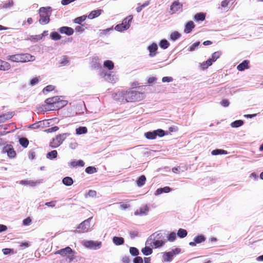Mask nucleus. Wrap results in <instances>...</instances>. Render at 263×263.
<instances>
[{"instance_id":"obj_1","label":"nucleus","mask_w":263,"mask_h":263,"mask_svg":"<svg viewBox=\"0 0 263 263\" xmlns=\"http://www.w3.org/2000/svg\"><path fill=\"white\" fill-rule=\"evenodd\" d=\"M112 97L115 100L120 102H132L142 100L144 98L145 95L133 90H121L113 93Z\"/></svg>"},{"instance_id":"obj_2","label":"nucleus","mask_w":263,"mask_h":263,"mask_svg":"<svg viewBox=\"0 0 263 263\" xmlns=\"http://www.w3.org/2000/svg\"><path fill=\"white\" fill-rule=\"evenodd\" d=\"M7 60L15 62L24 63L34 61L35 57L29 53L16 54L8 56Z\"/></svg>"},{"instance_id":"obj_3","label":"nucleus","mask_w":263,"mask_h":263,"mask_svg":"<svg viewBox=\"0 0 263 263\" xmlns=\"http://www.w3.org/2000/svg\"><path fill=\"white\" fill-rule=\"evenodd\" d=\"M45 102L46 104L51 105V107H55V106L58 108H62L67 104L66 101L60 100V98L58 96L48 98Z\"/></svg>"},{"instance_id":"obj_4","label":"nucleus","mask_w":263,"mask_h":263,"mask_svg":"<svg viewBox=\"0 0 263 263\" xmlns=\"http://www.w3.org/2000/svg\"><path fill=\"white\" fill-rule=\"evenodd\" d=\"M50 7H41L39 10L40 19L39 22L41 24H47L49 22V16Z\"/></svg>"},{"instance_id":"obj_5","label":"nucleus","mask_w":263,"mask_h":263,"mask_svg":"<svg viewBox=\"0 0 263 263\" xmlns=\"http://www.w3.org/2000/svg\"><path fill=\"white\" fill-rule=\"evenodd\" d=\"M69 135L70 134L69 133H64L57 135L56 137L53 138L50 142L49 146L53 148L58 147Z\"/></svg>"},{"instance_id":"obj_6","label":"nucleus","mask_w":263,"mask_h":263,"mask_svg":"<svg viewBox=\"0 0 263 263\" xmlns=\"http://www.w3.org/2000/svg\"><path fill=\"white\" fill-rule=\"evenodd\" d=\"M167 134V132H165L162 129H158L153 132H148L144 134L145 138L149 140L156 139L157 136L162 137Z\"/></svg>"},{"instance_id":"obj_7","label":"nucleus","mask_w":263,"mask_h":263,"mask_svg":"<svg viewBox=\"0 0 263 263\" xmlns=\"http://www.w3.org/2000/svg\"><path fill=\"white\" fill-rule=\"evenodd\" d=\"M221 55V52L216 51L213 53L212 58L209 59L206 62H203L201 64V67L203 69L207 68L209 66H211L212 63L216 61Z\"/></svg>"},{"instance_id":"obj_8","label":"nucleus","mask_w":263,"mask_h":263,"mask_svg":"<svg viewBox=\"0 0 263 263\" xmlns=\"http://www.w3.org/2000/svg\"><path fill=\"white\" fill-rule=\"evenodd\" d=\"M92 218V217H89L79 225L78 229H79V232L84 233L88 231L90 228V221Z\"/></svg>"},{"instance_id":"obj_9","label":"nucleus","mask_w":263,"mask_h":263,"mask_svg":"<svg viewBox=\"0 0 263 263\" xmlns=\"http://www.w3.org/2000/svg\"><path fill=\"white\" fill-rule=\"evenodd\" d=\"M182 11V4L178 1H174L171 6L170 12L174 14L176 12H180Z\"/></svg>"},{"instance_id":"obj_10","label":"nucleus","mask_w":263,"mask_h":263,"mask_svg":"<svg viewBox=\"0 0 263 263\" xmlns=\"http://www.w3.org/2000/svg\"><path fill=\"white\" fill-rule=\"evenodd\" d=\"M84 245L86 248L97 250L101 247V242L94 241L92 240L86 241L84 242Z\"/></svg>"},{"instance_id":"obj_11","label":"nucleus","mask_w":263,"mask_h":263,"mask_svg":"<svg viewBox=\"0 0 263 263\" xmlns=\"http://www.w3.org/2000/svg\"><path fill=\"white\" fill-rule=\"evenodd\" d=\"M149 208L147 205H144L140 207L135 212V215L137 216L146 215L148 212Z\"/></svg>"},{"instance_id":"obj_12","label":"nucleus","mask_w":263,"mask_h":263,"mask_svg":"<svg viewBox=\"0 0 263 263\" xmlns=\"http://www.w3.org/2000/svg\"><path fill=\"white\" fill-rule=\"evenodd\" d=\"M146 242L151 246H152L153 243V246L156 248L163 246L165 243V242L162 240L155 239L154 238L152 239V238L148 239Z\"/></svg>"},{"instance_id":"obj_13","label":"nucleus","mask_w":263,"mask_h":263,"mask_svg":"<svg viewBox=\"0 0 263 263\" xmlns=\"http://www.w3.org/2000/svg\"><path fill=\"white\" fill-rule=\"evenodd\" d=\"M72 252V249L69 247H66L64 249H61L60 250L57 252L58 253L60 254L62 256H66L67 255H69L68 257L70 258V260L71 259V258H70L71 257L70 254Z\"/></svg>"},{"instance_id":"obj_14","label":"nucleus","mask_w":263,"mask_h":263,"mask_svg":"<svg viewBox=\"0 0 263 263\" xmlns=\"http://www.w3.org/2000/svg\"><path fill=\"white\" fill-rule=\"evenodd\" d=\"M59 31L61 33H64L68 35H71L74 32L73 29L69 27H62L59 29Z\"/></svg>"},{"instance_id":"obj_15","label":"nucleus","mask_w":263,"mask_h":263,"mask_svg":"<svg viewBox=\"0 0 263 263\" xmlns=\"http://www.w3.org/2000/svg\"><path fill=\"white\" fill-rule=\"evenodd\" d=\"M104 79L110 83H115L117 80V77L110 73H105L104 76Z\"/></svg>"},{"instance_id":"obj_16","label":"nucleus","mask_w":263,"mask_h":263,"mask_svg":"<svg viewBox=\"0 0 263 263\" xmlns=\"http://www.w3.org/2000/svg\"><path fill=\"white\" fill-rule=\"evenodd\" d=\"M147 49L149 52V56L154 57L156 54V51L158 49V46L156 43H153L147 47Z\"/></svg>"},{"instance_id":"obj_17","label":"nucleus","mask_w":263,"mask_h":263,"mask_svg":"<svg viewBox=\"0 0 263 263\" xmlns=\"http://www.w3.org/2000/svg\"><path fill=\"white\" fill-rule=\"evenodd\" d=\"M45 123H48L47 121H41L32 124L29 126V128L31 129H37L41 127H43Z\"/></svg>"},{"instance_id":"obj_18","label":"nucleus","mask_w":263,"mask_h":263,"mask_svg":"<svg viewBox=\"0 0 263 263\" xmlns=\"http://www.w3.org/2000/svg\"><path fill=\"white\" fill-rule=\"evenodd\" d=\"M174 256L171 252H164L163 254V261L170 262L172 260Z\"/></svg>"},{"instance_id":"obj_19","label":"nucleus","mask_w":263,"mask_h":263,"mask_svg":"<svg viewBox=\"0 0 263 263\" xmlns=\"http://www.w3.org/2000/svg\"><path fill=\"white\" fill-rule=\"evenodd\" d=\"M195 27L194 23L193 21H189L186 23L185 26L184 32L186 33H189Z\"/></svg>"},{"instance_id":"obj_20","label":"nucleus","mask_w":263,"mask_h":263,"mask_svg":"<svg viewBox=\"0 0 263 263\" xmlns=\"http://www.w3.org/2000/svg\"><path fill=\"white\" fill-rule=\"evenodd\" d=\"M172 191V189L168 186H165L163 188L158 189L155 193V195H158L161 194L163 193H167Z\"/></svg>"},{"instance_id":"obj_21","label":"nucleus","mask_w":263,"mask_h":263,"mask_svg":"<svg viewBox=\"0 0 263 263\" xmlns=\"http://www.w3.org/2000/svg\"><path fill=\"white\" fill-rule=\"evenodd\" d=\"M10 67V64L8 62L0 60V70H8Z\"/></svg>"},{"instance_id":"obj_22","label":"nucleus","mask_w":263,"mask_h":263,"mask_svg":"<svg viewBox=\"0 0 263 263\" xmlns=\"http://www.w3.org/2000/svg\"><path fill=\"white\" fill-rule=\"evenodd\" d=\"M85 165L84 162L82 160H79L78 161H72L70 162L69 165L72 167H76L78 166L83 167Z\"/></svg>"},{"instance_id":"obj_23","label":"nucleus","mask_w":263,"mask_h":263,"mask_svg":"<svg viewBox=\"0 0 263 263\" xmlns=\"http://www.w3.org/2000/svg\"><path fill=\"white\" fill-rule=\"evenodd\" d=\"M20 184L24 185H30L31 186H34L36 185L37 183H40V182L38 181H33L32 180H21L20 181Z\"/></svg>"},{"instance_id":"obj_24","label":"nucleus","mask_w":263,"mask_h":263,"mask_svg":"<svg viewBox=\"0 0 263 263\" xmlns=\"http://www.w3.org/2000/svg\"><path fill=\"white\" fill-rule=\"evenodd\" d=\"M248 64L249 61L247 60H245L237 66V69L239 71H243L245 69L249 68Z\"/></svg>"},{"instance_id":"obj_25","label":"nucleus","mask_w":263,"mask_h":263,"mask_svg":"<svg viewBox=\"0 0 263 263\" xmlns=\"http://www.w3.org/2000/svg\"><path fill=\"white\" fill-rule=\"evenodd\" d=\"M112 241L116 245L119 246L124 243V239L121 237L115 236L112 238Z\"/></svg>"},{"instance_id":"obj_26","label":"nucleus","mask_w":263,"mask_h":263,"mask_svg":"<svg viewBox=\"0 0 263 263\" xmlns=\"http://www.w3.org/2000/svg\"><path fill=\"white\" fill-rule=\"evenodd\" d=\"M101 13V10H96L92 11L88 15L89 19H93L99 16Z\"/></svg>"},{"instance_id":"obj_27","label":"nucleus","mask_w":263,"mask_h":263,"mask_svg":"<svg viewBox=\"0 0 263 263\" xmlns=\"http://www.w3.org/2000/svg\"><path fill=\"white\" fill-rule=\"evenodd\" d=\"M145 181H146L145 176L144 175H142L140 177H139V178L138 179V180L137 181V184L138 186L141 187L143 185H144V184L145 183Z\"/></svg>"},{"instance_id":"obj_28","label":"nucleus","mask_w":263,"mask_h":263,"mask_svg":"<svg viewBox=\"0 0 263 263\" xmlns=\"http://www.w3.org/2000/svg\"><path fill=\"white\" fill-rule=\"evenodd\" d=\"M62 182L66 186H70L73 183L72 179L70 177H66L62 180Z\"/></svg>"},{"instance_id":"obj_29","label":"nucleus","mask_w":263,"mask_h":263,"mask_svg":"<svg viewBox=\"0 0 263 263\" xmlns=\"http://www.w3.org/2000/svg\"><path fill=\"white\" fill-rule=\"evenodd\" d=\"M205 15L203 13H198L194 16V20L196 21H203L205 20Z\"/></svg>"},{"instance_id":"obj_30","label":"nucleus","mask_w":263,"mask_h":263,"mask_svg":"<svg viewBox=\"0 0 263 263\" xmlns=\"http://www.w3.org/2000/svg\"><path fill=\"white\" fill-rule=\"evenodd\" d=\"M133 20V16L129 15L126 18H125L123 21L122 24H123L124 26H128V28L130 27V23Z\"/></svg>"},{"instance_id":"obj_31","label":"nucleus","mask_w":263,"mask_h":263,"mask_svg":"<svg viewBox=\"0 0 263 263\" xmlns=\"http://www.w3.org/2000/svg\"><path fill=\"white\" fill-rule=\"evenodd\" d=\"M58 155V152L55 150L52 151L49 153H48L46 155L47 158L52 160L57 158Z\"/></svg>"},{"instance_id":"obj_32","label":"nucleus","mask_w":263,"mask_h":263,"mask_svg":"<svg viewBox=\"0 0 263 263\" xmlns=\"http://www.w3.org/2000/svg\"><path fill=\"white\" fill-rule=\"evenodd\" d=\"M212 155H222V154H227V151L221 149H216L212 151L211 153Z\"/></svg>"},{"instance_id":"obj_33","label":"nucleus","mask_w":263,"mask_h":263,"mask_svg":"<svg viewBox=\"0 0 263 263\" xmlns=\"http://www.w3.org/2000/svg\"><path fill=\"white\" fill-rule=\"evenodd\" d=\"M187 231L186 230L183 229H179L177 232V235L179 237L183 238L187 235Z\"/></svg>"},{"instance_id":"obj_34","label":"nucleus","mask_w":263,"mask_h":263,"mask_svg":"<svg viewBox=\"0 0 263 263\" xmlns=\"http://www.w3.org/2000/svg\"><path fill=\"white\" fill-rule=\"evenodd\" d=\"M115 30L121 32L124 30H126L128 29V26H124L122 23L118 24L115 28Z\"/></svg>"},{"instance_id":"obj_35","label":"nucleus","mask_w":263,"mask_h":263,"mask_svg":"<svg viewBox=\"0 0 263 263\" xmlns=\"http://www.w3.org/2000/svg\"><path fill=\"white\" fill-rule=\"evenodd\" d=\"M169 45V42L165 39L162 40L159 43L160 47L164 49L167 48Z\"/></svg>"},{"instance_id":"obj_36","label":"nucleus","mask_w":263,"mask_h":263,"mask_svg":"<svg viewBox=\"0 0 263 263\" xmlns=\"http://www.w3.org/2000/svg\"><path fill=\"white\" fill-rule=\"evenodd\" d=\"M76 131L77 135L84 134L87 132V128L86 127L81 126L77 128Z\"/></svg>"},{"instance_id":"obj_37","label":"nucleus","mask_w":263,"mask_h":263,"mask_svg":"<svg viewBox=\"0 0 263 263\" xmlns=\"http://www.w3.org/2000/svg\"><path fill=\"white\" fill-rule=\"evenodd\" d=\"M243 124V121L241 120H236L231 123V126L232 127H239Z\"/></svg>"},{"instance_id":"obj_38","label":"nucleus","mask_w":263,"mask_h":263,"mask_svg":"<svg viewBox=\"0 0 263 263\" xmlns=\"http://www.w3.org/2000/svg\"><path fill=\"white\" fill-rule=\"evenodd\" d=\"M104 66L109 70H111L114 68V65L111 61L106 60L104 62Z\"/></svg>"},{"instance_id":"obj_39","label":"nucleus","mask_w":263,"mask_h":263,"mask_svg":"<svg viewBox=\"0 0 263 263\" xmlns=\"http://www.w3.org/2000/svg\"><path fill=\"white\" fill-rule=\"evenodd\" d=\"M141 252L144 255L147 256L153 253V250L149 247H145L142 249Z\"/></svg>"},{"instance_id":"obj_40","label":"nucleus","mask_w":263,"mask_h":263,"mask_svg":"<svg viewBox=\"0 0 263 263\" xmlns=\"http://www.w3.org/2000/svg\"><path fill=\"white\" fill-rule=\"evenodd\" d=\"M20 144L24 147L26 148L29 144L28 140L26 138H21L19 140Z\"/></svg>"},{"instance_id":"obj_41","label":"nucleus","mask_w":263,"mask_h":263,"mask_svg":"<svg viewBox=\"0 0 263 263\" xmlns=\"http://www.w3.org/2000/svg\"><path fill=\"white\" fill-rule=\"evenodd\" d=\"M205 240V237L202 235H200L196 237H195L194 239V240L197 243H200L203 241H204Z\"/></svg>"},{"instance_id":"obj_42","label":"nucleus","mask_w":263,"mask_h":263,"mask_svg":"<svg viewBox=\"0 0 263 263\" xmlns=\"http://www.w3.org/2000/svg\"><path fill=\"white\" fill-rule=\"evenodd\" d=\"M6 152H7V154L9 157L13 158L15 157L16 153L15 152L12 148L8 147L5 148Z\"/></svg>"},{"instance_id":"obj_43","label":"nucleus","mask_w":263,"mask_h":263,"mask_svg":"<svg viewBox=\"0 0 263 263\" xmlns=\"http://www.w3.org/2000/svg\"><path fill=\"white\" fill-rule=\"evenodd\" d=\"M153 236H154V238L155 239L163 240L165 239V236L164 235V234L161 232L158 233L156 235L154 234L151 237H152Z\"/></svg>"},{"instance_id":"obj_44","label":"nucleus","mask_w":263,"mask_h":263,"mask_svg":"<svg viewBox=\"0 0 263 263\" xmlns=\"http://www.w3.org/2000/svg\"><path fill=\"white\" fill-rule=\"evenodd\" d=\"M129 253L134 256H138L139 254V250L135 247H130Z\"/></svg>"},{"instance_id":"obj_45","label":"nucleus","mask_w":263,"mask_h":263,"mask_svg":"<svg viewBox=\"0 0 263 263\" xmlns=\"http://www.w3.org/2000/svg\"><path fill=\"white\" fill-rule=\"evenodd\" d=\"M181 35L177 31H174L171 34L170 38L172 41H176L180 37Z\"/></svg>"},{"instance_id":"obj_46","label":"nucleus","mask_w":263,"mask_h":263,"mask_svg":"<svg viewBox=\"0 0 263 263\" xmlns=\"http://www.w3.org/2000/svg\"><path fill=\"white\" fill-rule=\"evenodd\" d=\"M176 238V234L175 232H171L169 235L167 236V240L173 242L174 241Z\"/></svg>"},{"instance_id":"obj_47","label":"nucleus","mask_w":263,"mask_h":263,"mask_svg":"<svg viewBox=\"0 0 263 263\" xmlns=\"http://www.w3.org/2000/svg\"><path fill=\"white\" fill-rule=\"evenodd\" d=\"M50 37L52 40L54 41L59 40L61 38V36L57 32H53L50 34Z\"/></svg>"},{"instance_id":"obj_48","label":"nucleus","mask_w":263,"mask_h":263,"mask_svg":"<svg viewBox=\"0 0 263 263\" xmlns=\"http://www.w3.org/2000/svg\"><path fill=\"white\" fill-rule=\"evenodd\" d=\"M85 172L89 174H92L97 172V168L93 166H88L86 168Z\"/></svg>"},{"instance_id":"obj_49","label":"nucleus","mask_w":263,"mask_h":263,"mask_svg":"<svg viewBox=\"0 0 263 263\" xmlns=\"http://www.w3.org/2000/svg\"><path fill=\"white\" fill-rule=\"evenodd\" d=\"M86 16L83 15L78 17L74 20V22L76 24H81V23L85 20Z\"/></svg>"},{"instance_id":"obj_50","label":"nucleus","mask_w":263,"mask_h":263,"mask_svg":"<svg viewBox=\"0 0 263 263\" xmlns=\"http://www.w3.org/2000/svg\"><path fill=\"white\" fill-rule=\"evenodd\" d=\"M11 118V116L8 114H4L0 116V123L4 122L6 120Z\"/></svg>"},{"instance_id":"obj_51","label":"nucleus","mask_w":263,"mask_h":263,"mask_svg":"<svg viewBox=\"0 0 263 263\" xmlns=\"http://www.w3.org/2000/svg\"><path fill=\"white\" fill-rule=\"evenodd\" d=\"M13 2L12 0H9L7 3L3 4L2 8H8L13 6Z\"/></svg>"},{"instance_id":"obj_52","label":"nucleus","mask_w":263,"mask_h":263,"mask_svg":"<svg viewBox=\"0 0 263 263\" xmlns=\"http://www.w3.org/2000/svg\"><path fill=\"white\" fill-rule=\"evenodd\" d=\"M200 44L199 42H197L194 44H193L191 46H190L188 48V51H194L196 47H197Z\"/></svg>"},{"instance_id":"obj_53","label":"nucleus","mask_w":263,"mask_h":263,"mask_svg":"<svg viewBox=\"0 0 263 263\" xmlns=\"http://www.w3.org/2000/svg\"><path fill=\"white\" fill-rule=\"evenodd\" d=\"M59 129L58 126H55L54 127H52L51 128H49L44 130L45 132L47 133H52L57 131Z\"/></svg>"},{"instance_id":"obj_54","label":"nucleus","mask_w":263,"mask_h":263,"mask_svg":"<svg viewBox=\"0 0 263 263\" xmlns=\"http://www.w3.org/2000/svg\"><path fill=\"white\" fill-rule=\"evenodd\" d=\"M68 59L66 56H63L61 59L60 65L62 66H65L67 64H68Z\"/></svg>"},{"instance_id":"obj_55","label":"nucleus","mask_w":263,"mask_h":263,"mask_svg":"<svg viewBox=\"0 0 263 263\" xmlns=\"http://www.w3.org/2000/svg\"><path fill=\"white\" fill-rule=\"evenodd\" d=\"M96 195H97V193L95 191L89 190L88 191L87 194L86 195V197H87V196L89 197H94L96 196Z\"/></svg>"},{"instance_id":"obj_56","label":"nucleus","mask_w":263,"mask_h":263,"mask_svg":"<svg viewBox=\"0 0 263 263\" xmlns=\"http://www.w3.org/2000/svg\"><path fill=\"white\" fill-rule=\"evenodd\" d=\"M133 262L134 263H143V260L142 257H139V256H136L133 259Z\"/></svg>"},{"instance_id":"obj_57","label":"nucleus","mask_w":263,"mask_h":263,"mask_svg":"<svg viewBox=\"0 0 263 263\" xmlns=\"http://www.w3.org/2000/svg\"><path fill=\"white\" fill-rule=\"evenodd\" d=\"M173 81V78L171 77H164L162 78V81L164 83L165 82H171Z\"/></svg>"},{"instance_id":"obj_58","label":"nucleus","mask_w":263,"mask_h":263,"mask_svg":"<svg viewBox=\"0 0 263 263\" xmlns=\"http://www.w3.org/2000/svg\"><path fill=\"white\" fill-rule=\"evenodd\" d=\"M54 88V87L53 85H48L43 89V92H44L45 91L47 92L51 91L53 90Z\"/></svg>"},{"instance_id":"obj_59","label":"nucleus","mask_w":263,"mask_h":263,"mask_svg":"<svg viewBox=\"0 0 263 263\" xmlns=\"http://www.w3.org/2000/svg\"><path fill=\"white\" fill-rule=\"evenodd\" d=\"M229 104V101L227 99H223L220 102V104L224 107H228Z\"/></svg>"},{"instance_id":"obj_60","label":"nucleus","mask_w":263,"mask_h":263,"mask_svg":"<svg viewBox=\"0 0 263 263\" xmlns=\"http://www.w3.org/2000/svg\"><path fill=\"white\" fill-rule=\"evenodd\" d=\"M180 251H181L180 249L176 248L175 249L172 250V251H170V252L172 253L173 255L174 256L175 255L180 253Z\"/></svg>"},{"instance_id":"obj_61","label":"nucleus","mask_w":263,"mask_h":263,"mask_svg":"<svg viewBox=\"0 0 263 263\" xmlns=\"http://www.w3.org/2000/svg\"><path fill=\"white\" fill-rule=\"evenodd\" d=\"M230 1L229 0H224L221 2V6L223 8H226L228 6Z\"/></svg>"},{"instance_id":"obj_62","label":"nucleus","mask_w":263,"mask_h":263,"mask_svg":"<svg viewBox=\"0 0 263 263\" xmlns=\"http://www.w3.org/2000/svg\"><path fill=\"white\" fill-rule=\"evenodd\" d=\"M55 202H56L55 201H51L50 202H46L45 204L48 206L54 207V206H55Z\"/></svg>"},{"instance_id":"obj_63","label":"nucleus","mask_w":263,"mask_h":263,"mask_svg":"<svg viewBox=\"0 0 263 263\" xmlns=\"http://www.w3.org/2000/svg\"><path fill=\"white\" fill-rule=\"evenodd\" d=\"M39 82V80L37 78H34L33 79H32L30 81V85L32 86L35 85L36 84Z\"/></svg>"},{"instance_id":"obj_64","label":"nucleus","mask_w":263,"mask_h":263,"mask_svg":"<svg viewBox=\"0 0 263 263\" xmlns=\"http://www.w3.org/2000/svg\"><path fill=\"white\" fill-rule=\"evenodd\" d=\"M122 261L123 263H129L130 259L128 256H125L122 258Z\"/></svg>"}]
</instances>
